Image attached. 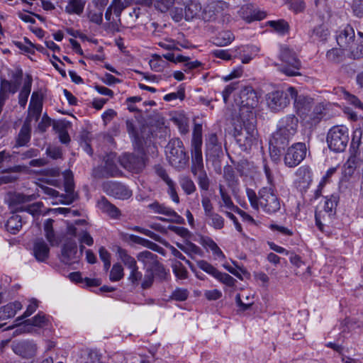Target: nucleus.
<instances>
[{
    "label": "nucleus",
    "instance_id": "f257e3e1",
    "mask_svg": "<svg viewBox=\"0 0 363 363\" xmlns=\"http://www.w3.org/2000/svg\"><path fill=\"white\" fill-rule=\"evenodd\" d=\"M240 99V116L242 126L240 129L235 128V138L240 146L247 150L251 148L257 139L256 118L252 109L257 106L258 97L252 87L247 86L241 90Z\"/></svg>",
    "mask_w": 363,
    "mask_h": 363
},
{
    "label": "nucleus",
    "instance_id": "f03ea898",
    "mask_svg": "<svg viewBox=\"0 0 363 363\" xmlns=\"http://www.w3.org/2000/svg\"><path fill=\"white\" fill-rule=\"evenodd\" d=\"M247 196L251 206L255 210L261 208L266 213L272 214L280 209L279 199L272 187H262L257 195L254 190L247 189Z\"/></svg>",
    "mask_w": 363,
    "mask_h": 363
},
{
    "label": "nucleus",
    "instance_id": "7ed1b4c3",
    "mask_svg": "<svg viewBox=\"0 0 363 363\" xmlns=\"http://www.w3.org/2000/svg\"><path fill=\"white\" fill-rule=\"evenodd\" d=\"M166 155L169 164L177 171L184 170L189 164V157L179 138L169 140L166 146Z\"/></svg>",
    "mask_w": 363,
    "mask_h": 363
},
{
    "label": "nucleus",
    "instance_id": "20e7f679",
    "mask_svg": "<svg viewBox=\"0 0 363 363\" xmlns=\"http://www.w3.org/2000/svg\"><path fill=\"white\" fill-rule=\"evenodd\" d=\"M326 140L331 150L343 152L349 142L348 128L343 125L333 126L329 130Z\"/></svg>",
    "mask_w": 363,
    "mask_h": 363
},
{
    "label": "nucleus",
    "instance_id": "39448f33",
    "mask_svg": "<svg viewBox=\"0 0 363 363\" xmlns=\"http://www.w3.org/2000/svg\"><path fill=\"white\" fill-rule=\"evenodd\" d=\"M296 96V89L292 86L286 91H274L267 95V103L270 109L279 111L286 107Z\"/></svg>",
    "mask_w": 363,
    "mask_h": 363
},
{
    "label": "nucleus",
    "instance_id": "423d86ee",
    "mask_svg": "<svg viewBox=\"0 0 363 363\" xmlns=\"http://www.w3.org/2000/svg\"><path fill=\"white\" fill-rule=\"evenodd\" d=\"M138 261L141 262L148 271L153 274V277L160 281L167 279L168 273L164 267L157 259V255L145 250L137 255Z\"/></svg>",
    "mask_w": 363,
    "mask_h": 363
},
{
    "label": "nucleus",
    "instance_id": "0eeeda50",
    "mask_svg": "<svg viewBox=\"0 0 363 363\" xmlns=\"http://www.w3.org/2000/svg\"><path fill=\"white\" fill-rule=\"evenodd\" d=\"M280 60L285 64L281 72L288 76H297L300 73L301 61L297 58L296 53L286 46H282L279 54Z\"/></svg>",
    "mask_w": 363,
    "mask_h": 363
},
{
    "label": "nucleus",
    "instance_id": "6e6552de",
    "mask_svg": "<svg viewBox=\"0 0 363 363\" xmlns=\"http://www.w3.org/2000/svg\"><path fill=\"white\" fill-rule=\"evenodd\" d=\"M147 160L145 154L141 152L138 155L124 153L120 157L119 162L121 166L128 171L138 174L145 169Z\"/></svg>",
    "mask_w": 363,
    "mask_h": 363
},
{
    "label": "nucleus",
    "instance_id": "1a4fd4ad",
    "mask_svg": "<svg viewBox=\"0 0 363 363\" xmlns=\"http://www.w3.org/2000/svg\"><path fill=\"white\" fill-rule=\"evenodd\" d=\"M202 143V125L195 124L191 143V167L204 165L201 151Z\"/></svg>",
    "mask_w": 363,
    "mask_h": 363
},
{
    "label": "nucleus",
    "instance_id": "9d476101",
    "mask_svg": "<svg viewBox=\"0 0 363 363\" xmlns=\"http://www.w3.org/2000/svg\"><path fill=\"white\" fill-rule=\"evenodd\" d=\"M306 146L303 143H296L287 149L284 155V163L289 167L298 165L306 155Z\"/></svg>",
    "mask_w": 363,
    "mask_h": 363
},
{
    "label": "nucleus",
    "instance_id": "9b49d317",
    "mask_svg": "<svg viewBox=\"0 0 363 363\" xmlns=\"http://www.w3.org/2000/svg\"><path fill=\"white\" fill-rule=\"evenodd\" d=\"M103 190L108 196L121 200L130 198L133 191L126 185L117 182H106L103 184Z\"/></svg>",
    "mask_w": 363,
    "mask_h": 363
},
{
    "label": "nucleus",
    "instance_id": "f8f14e48",
    "mask_svg": "<svg viewBox=\"0 0 363 363\" xmlns=\"http://www.w3.org/2000/svg\"><path fill=\"white\" fill-rule=\"evenodd\" d=\"M82 252H78L77 242L73 239H67L61 251V261L65 264L78 263Z\"/></svg>",
    "mask_w": 363,
    "mask_h": 363
},
{
    "label": "nucleus",
    "instance_id": "ddd939ff",
    "mask_svg": "<svg viewBox=\"0 0 363 363\" xmlns=\"http://www.w3.org/2000/svg\"><path fill=\"white\" fill-rule=\"evenodd\" d=\"M335 38L338 46L343 50L349 51L356 45L355 32L350 25L337 30Z\"/></svg>",
    "mask_w": 363,
    "mask_h": 363
},
{
    "label": "nucleus",
    "instance_id": "4468645a",
    "mask_svg": "<svg viewBox=\"0 0 363 363\" xmlns=\"http://www.w3.org/2000/svg\"><path fill=\"white\" fill-rule=\"evenodd\" d=\"M294 99V108L298 116L306 122L308 116L313 106V99L309 96L304 95H298L293 99Z\"/></svg>",
    "mask_w": 363,
    "mask_h": 363
},
{
    "label": "nucleus",
    "instance_id": "2eb2a0df",
    "mask_svg": "<svg viewBox=\"0 0 363 363\" xmlns=\"http://www.w3.org/2000/svg\"><path fill=\"white\" fill-rule=\"evenodd\" d=\"M11 348L16 354L26 359L34 357L37 352L36 344L28 340L13 342Z\"/></svg>",
    "mask_w": 363,
    "mask_h": 363
},
{
    "label": "nucleus",
    "instance_id": "dca6fc26",
    "mask_svg": "<svg viewBox=\"0 0 363 363\" xmlns=\"http://www.w3.org/2000/svg\"><path fill=\"white\" fill-rule=\"evenodd\" d=\"M292 138L293 135L279 128L273 134L272 139L270 140V145L272 146V150L270 148L272 156H274L273 153H274V155H277L281 150H284Z\"/></svg>",
    "mask_w": 363,
    "mask_h": 363
},
{
    "label": "nucleus",
    "instance_id": "f3484780",
    "mask_svg": "<svg viewBox=\"0 0 363 363\" xmlns=\"http://www.w3.org/2000/svg\"><path fill=\"white\" fill-rule=\"evenodd\" d=\"M229 4L223 0H216L208 4L202 9L201 19L211 21L216 18L217 15L228 8Z\"/></svg>",
    "mask_w": 363,
    "mask_h": 363
},
{
    "label": "nucleus",
    "instance_id": "a211bd4d",
    "mask_svg": "<svg viewBox=\"0 0 363 363\" xmlns=\"http://www.w3.org/2000/svg\"><path fill=\"white\" fill-rule=\"evenodd\" d=\"M50 324V318L43 312H39L33 318L25 320L22 325H19L16 332L18 333H30L32 330V326L45 328L48 327Z\"/></svg>",
    "mask_w": 363,
    "mask_h": 363
},
{
    "label": "nucleus",
    "instance_id": "6ab92c4d",
    "mask_svg": "<svg viewBox=\"0 0 363 363\" xmlns=\"http://www.w3.org/2000/svg\"><path fill=\"white\" fill-rule=\"evenodd\" d=\"M148 208L152 210L155 213L163 214L172 218L171 219H167L162 217L159 218L162 221H172L176 223H182L184 222V218L182 217L179 216L174 210L164 204H161L158 202H154L150 203L148 206Z\"/></svg>",
    "mask_w": 363,
    "mask_h": 363
},
{
    "label": "nucleus",
    "instance_id": "aec40b11",
    "mask_svg": "<svg viewBox=\"0 0 363 363\" xmlns=\"http://www.w3.org/2000/svg\"><path fill=\"white\" fill-rule=\"evenodd\" d=\"M111 9L116 18H118L117 21L115 22H110L107 25V28L113 31L118 32L120 30L119 28L121 26V15L123 11L128 6L124 2L121 0H112L111 4H110Z\"/></svg>",
    "mask_w": 363,
    "mask_h": 363
},
{
    "label": "nucleus",
    "instance_id": "412c9836",
    "mask_svg": "<svg viewBox=\"0 0 363 363\" xmlns=\"http://www.w3.org/2000/svg\"><path fill=\"white\" fill-rule=\"evenodd\" d=\"M126 128L128 132L131 134L136 140L142 143V140L145 144L148 143V141L151 142V135H152L151 130L149 127H143L140 135H139L135 129V124L133 120H127Z\"/></svg>",
    "mask_w": 363,
    "mask_h": 363
},
{
    "label": "nucleus",
    "instance_id": "4be33fe9",
    "mask_svg": "<svg viewBox=\"0 0 363 363\" xmlns=\"http://www.w3.org/2000/svg\"><path fill=\"white\" fill-rule=\"evenodd\" d=\"M191 172L196 178L201 189L208 191L210 186V180L205 170L204 165L191 167Z\"/></svg>",
    "mask_w": 363,
    "mask_h": 363
},
{
    "label": "nucleus",
    "instance_id": "5701e85b",
    "mask_svg": "<svg viewBox=\"0 0 363 363\" xmlns=\"http://www.w3.org/2000/svg\"><path fill=\"white\" fill-rule=\"evenodd\" d=\"M239 13L240 16L247 22H251L254 20H262L266 16L264 11L256 10L252 5L242 6Z\"/></svg>",
    "mask_w": 363,
    "mask_h": 363
},
{
    "label": "nucleus",
    "instance_id": "b1692460",
    "mask_svg": "<svg viewBox=\"0 0 363 363\" xmlns=\"http://www.w3.org/2000/svg\"><path fill=\"white\" fill-rule=\"evenodd\" d=\"M202 16L201 4L196 0H192L184 9V18L186 21H192L201 18Z\"/></svg>",
    "mask_w": 363,
    "mask_h": 363
},
{
    "label": "nucleus",
    "instance_id": "393cba45",
    "mask_svg": "<svg viewBox=\"0 0 363 363\" xmlns=\"http://www.w3.org/2000/svg\"><path fill=\"white\" fill-rule=\"evenodd\" d=\"M298 124V118L294 115H289L281 119L279 128L294 136L297 132Z\"/></svg>",
    "mask_w": 363,
    "mask_h": 363
},
{
    "label": "nucleus",
    "instance_id": "a878e982",
    "mask_svg": "<svg viewBox=\"0 0 363 363\" xmlns=\"http://www.w3.org/2000/svg\"><path fill=\"white\" fill-rule=\"evenodd\" d=\"M19 88L18 82H13L2 79L0 82V101L5 103L9 98V94H15Z\"/></svg>",
    "mask_w": 363,
    "mask_h": 363
},
{
    "label": "nucleus",
    "instance_id": "bb28decb",
    "mask_svg": "<svg viewBox=\"0 0 363 363\" xmlns=\"http://www.w3.org/2000/svg\"><path fill=\"white\" fill-rule=\"evenodd\" d=\"M50 249L43 239H38L33 245V255L38 262H45L49 257Z\"/></svg>",
    "mask_w": 363,
    "mask_h": 363
},
{
    "label": "nucleus",
    "instance_id": "cd10ccee",
    "mask_svg": "<svg viewBox=\"0 0 363 363\" xmlns=\"http://www.w3.org/2000/svg\"><path fill=\"white\" fill-rule=\"evenodd\" d=\"M200 244L205 248L211 250L216 259L223 260L225 256L218 245L209 237H201Z\"/></svg>",
    "mask_w": 363,
    "mask_h": 363
},
{
    "label": "nucleus",
    "instance_id": "c85d7f7f",
    "mask_svg": "<svg viewBox=\"0 0 363 363\" xmlns=\"http://www.w3.org/2000/svg\"><path fill=\"white\" fill-rule=\"evenodd\" d=\"M30 120L29 118H26L18 135L15 147H21L26 145L30 141Z\"/></svg>",
    "mask_w": 363,
    "mask_h": 363
},
{
    "label": "nucleus",
    "instance_id": "c756f323",
    "mask_svg": "<svg viewBox=\"0 0 363 363\" xmlns=\"http://www.w3.org/2000/svg\"><path fill=\"white\" fill-rule=\"evenodd\" d=\"M98 205L104 213H107L112 218H118L121 215V211L105 197H102L99 201Z\"/></svg>",
    "mask_w": 363,
    "mask_h": 363
},
{
    "label": "nucleus",
    "instance_id": "7c9ffc66",
    "mask_svg": "<svg viewBox=\"0 0 363 363\" xmlns=\"http://www.w3.org/2000/svg\"><path fill=\"white\" fill-rule=\"evenodd\" d=\"M22 305L19 301L9 303L0 308V320H7L13 317L21 310Z\"/></svg>",
    "mask_w": 363,
    "mask_h": 363
},
{
    "label": "nucleus",
    "instance_id": "2f4dec72",
    "mask_svg": "<svg viewBox=\"0 0 363 363\" xmlns=\"http://www.w3.org/2000/svg\"><path fill=\"white\" fill-rule=\"evenodd\" d=\"M114 157L115 155L113 154H110L109 155H107V157H106L105 164L104 167V177H118L121 175V172L118 168L115 161L113 160Z\"/></svg>",
    "mask_w": 363,
    "mask_h": 363
},
{
    "label": "nucleus",
    "instance_id": "473e14b6",
    "mask_svg": "<svg viewBox=\"0 0 363 363\" xmlns=\"http://www.w3.org/2000/svg\"><path fill=\"white\" fill-rule=\"evenodd\" d=\"M334 215H330L325 208L323 211H316L315 215V224L320 231H323L325 225L333 221Z\"/></svg>",
    "mask_w": 363,
    "mask_h": 363
},
{
    "label": "nucleus",
    "instance_id": "72a5a7b5",
    "mask_svg": "<svg viewBox=\"0 0 363 363\" xmlns=\"http://www.w3.org/2000/svg\"><path fill=\"white\" fill-rule=\"evenodd\" d=\"M32 86V77L30 75L27 76L26 80L24 82L22 89L18 94V104L19 105L25 108L28 96L30 93Z\"/></svg>",
    "mask_w": 363,
    "mask_h": 363
},
{
    "label": "nucleus",
    "instance_id": "f704fd0d",
    "mask_svg": "<svg viewBox=\"0 0 363 363\" xmlns=\"http://www.w3.org/2000/svg\"><path fill=\"white\" fill-rule=\"evenodd\" d=\"M85 4L84 0H68L65 11L69 14L80 15L83 13Z\"/></svg>",
    "mask_w": 363,
    "mask_h": 363
},
{
    "label": "nucleus",
    "instance_id": "c9c22d12",
    "mask_svg": "<svg viewBox=\"0 0 363 363\" xmlns=\"http://www.w3.org/2000/svg\"><path fill=\"white\" fill-rule=\"evenodd\" d=\"M177 246L191 257H193V255L201 256L203 255L202 250L190 241H186L183 244L177 243Z\"/></svg>",
    "mask_w": 363,
    "mask_h": 363
},
{
    "label": "nucleus",
    "instance_id": "e433bc0d",
    "mask_svg": "<svg viewBox=\"0 0 363 363\" xmlns=\"http://www.w3.org/2000/svg\"><path fill=\"white\" fill-rule=\"evenodd\" d=\"M324 110L325 108L321 104H317L315 105L313 104L306 123L311 125L319 123L323 117Z\"/></svg>",
    "mask_w": 363,
    "mask_h": 363
},
{
    "label": "nucleus",
    "instance_id": "4c0bfd02",
    "mask_svg": "<svg viewBox=\"0 0 363 363\" xmlns=\"http://www.w3.org/2000/svg\"><path fill=\"white\" fill-rule=\"evenodd\" d=\"M235 39V36L230 30L220 32L213 40V43L218 46H226L230 44Z\"/></svg>",
    "mask_w": 363,
    "mask_h": 363
},
{
    "label": "nucleus",
    "instance_id": "58836bf2",
    "mask_svg": "<svg viewBox=\"0 0 363 363\" xmlns=\"http://www.w3.org/2000/svg\"><path fill=\"white\" fill-rule=\"evenodd\" d=\"M6 228L11 233H17L22 228L21 216L16 214L11 216L7 220Z\"/></svg>",
    "mask_w": 363,
    "mask_h": 363
},
{
    "label": "nucleus",
    "instance_id": "ea45409f",
    "mask_svg": "<svg viewBox=\"0 0 363 363\" xmlns=\"http://www.w3.org/2000/svg\"><path fill=\"white\" fill-rule=\"evenodd\" d=\"M103 13L104 11L94 6L89 7L87 9L86 16L91 23L100 26L103 23Z\"/></svg>",
    "mask_w": 363,
    "mask_h": 363
},
{
    "label": "nucleus",
    "instance_id": "a19ab883",
    "mask_svg": "<svg viewBox=\"0 0 363 363\" xmlns=\"http://www.w3.org/2000/svg\"><path fill=\"white\" fill-rule=\"evenodd\" d=\"M53 220L48 219L44 223L45 235L52 246H57L59 244L58 240L55 238V235L52 228Z\"/></svg>",
    "mask_w": 363,
    "mask_h": 363
},
{
    "label": "nucleus",
    "instance_id": "79ce46f5",
    "mask_svg": "<svg viewBox=\"0 0 363 363\" xmlns=\"http://www.w3.org/2000/svg\"><path fill=\"white\" fill-rule=\"evenodd\" d=\"M65 189L67 194L65 203L70 204L77 199V194L74 193V185L72 178H67L65 182Z\"/></svg>",
    "mask_w": 363,
    "mask_h": 363
},
{
    "label": "nucleus",
    "instance_id": "37998d69",
    "mask_svg": "<svg viewBox=\"0 0 363 363\" xmlns=\"http://www.w3.org/2000/svg\"><path fill=\"white\" fill-rule=\"evenodd\" d=\"M117 254L119 259L129 269H131L137 266V262L135 259L131 257L125 250L119 247L117 250Z\"/></svg>",
    "mask_w": 363,
    "mask_h": 363
},
{
    "label": "nucleus",
    "instance_id": "c03bdc74",
    "mask_svg": "<svg viewBox=\"0 0 363 363\" xmlns=\"http://www.w3.org/2000/svg\"><path fill=\"white\" fill-rule=\"evenodd\" d=\"M179 182L180 186L186 194L190 195L196 190V185L193 180L188 176H182L179 177Z\"/></svg>",
    "mask_w": 363,
    "mask_h": 363
},
{
    "label": "nucleus",
    "instance_id": "a18cd8bd",
    "mask_svg": "<svg viewBox=\"0 0 363 363\" xmlns=\"http://www.w3.org/2000/svg\"><path fill=\"white\" fill-rule=\"evenodd\" d=\"M242 63H249L252 59L257 55L259 49L255 45H242Z\"/></svg>",
    "mask_w": 363,
    "mask_h": 363
},
{
    "label": "nucleus",
    "instance_id": "49530a36",
    "mask_svg": "<svg viewBox=\"0 0 363 363\" xmlns=\"http://www.w3.org/2000/svg\"><path fill=\"white\" fill-rule=\"evenodd\" d=\"M358 35L362 38V40L353 45L348 51V56L354 60H359L363 57V33L358 32Z\"/></svg>",
    "mask_w": 363,
    "mask_h": 363
},
{
    "label": "nucleus",
    "instance_id": "de8ad7c7",
    "mask_svg": "<svg viewBox=\"0 0 363 363\" xmlns=\"http://www.w3.org/2000/svg\"><path fill=\"white\" fill-rule=\"evenodd\" d=\"M316 13L323 18L328 17L330 12L328 0H315Z\"/></svg>",
    "mask_w": 363,
    "mask_h": 363
},
{
    "label": "nucleus",
    "instance_id": "09e8293b",
    "mask_svg": "<svg viewBox=\"0 0 363 363\" xmlns=\"http://www.w3.org/2000/svg\"><path fill=\"white\" fill-rule=\"evenodd\" d=\"M267 23L271 28L281 35H284L289 32V26L288 23L283 19L270 21Z\"/></svg>",
    "mask_w": 363,
    "mask_h": 363
},
{
    "label": "nucleus",
    "instance_id": "8fccbe9b",
    "mask_svg": "<svg viewBox=\"0 0 363 363\" xmlns=\"http://www.w3.org/2000/svg\"><path fill=\"white\" fill-rule=\"evenodd\" d=\"M338 194H332L330 197L327 196L324 204V208L330 213V215L336 214V207L339 202Z\"/></svg>",
    "mask_w": 363,
    "mask_h": 363
},
{
    "label": "nucleus",
    "instance_id": "3c124183",
    "mask_svg": "<svg viewBox=\"0 0 363 363\" xmlns=\"http://www.w3.org/2000/svg\"><path fill=\"white\" fill-rule=\"evenodd\" d=\"M214 278L217 279L221 284L225 285L228 287L235 286L237 281L233 277L229 275L227 273L222 272L218 270L217 273L215 274Z\"/></svg>",
    "mask_w": 363,
    "mask_h": 363
},
{
    "label": "nucleus",
    "instance_id": "603ef678",
    "mask_svg": "<svg viewBox=\"0 0 363 363\" xmlns=\"http://www.w3.org/2000/svg\"><path fill=\"white\" fill-rule=\"evenodd\" d=\"M219 192L221 196L223 206L233 211H238V206L234 205L230 196L228 194L223 186H219Z\"/></svg>",
    "mask_w": 363,
    "mask_h": 363
},
{
    "label": "nucleus",
    "instance_id": "864d4df0",
    "mask_svg": "<svg viewBox=\"0 0 363 363\" xmlns=\"http://www.w3.org/2000/svg\"><path fill=\"white\" fill-rule=\"evenodd\" d=\"M124 272L122 265L119 263H116L113 265L110 274L109 279L113 281H118L123 278Z\"/></svg>",
    "mask_w": 363,
    "mask_h": 363
},
{
    "label": "nucleus",
    "instance_id": "5fc2aeb1",
    "mask_svg": "<svg viewBox=\"0 0 363 363\" xmlns=\"http://www.w3.org/2000/svg\"><path fill=\"white\" fill-rule=\"evenodd\" d=\"M36 199L35 194L25 195L23 194H15L11 199V205H17L32 201Z\"/></svg>",
    "mask_w": 363,
    "mask_h": 363
},
{
    "label": "nucleus",
    "instance_id": "6e6d98bb",
    "mask_svg": "<svg viewBox=\"0 0 363 363\" xmlns=\"http://www.w3.org/2000/svg\"><path fill=\"white\" fill-rule=\"evenodd\" d=\"M343 50L340 48H333L327 52L326 57L330 62L339 63L342 60Z\"/></svg>",
    "mask_w": 363,
    "mask_h": 363
},
{
    "label": "nucleus",
    "instance_id": "4d7b16f0",
    "mask_svg": "<svg viewBox=\"0 0 363 363\" xmlns=\"http://www.w3.org/2000/svg\"><path fill=\"white\" fill-rule=\"evenodd\" d=\"M224 178L228 183V185L234 188L238 184V179L232 167H228L224 169Z\"/></svg>",
    "mask_w": 363,
    "mask_h": 363
},
{
    "label": "nucleus",
    "instance_id": "13d9d810",
    "mask_svg": "<svg viewBox=\"0 0 363 363\" xmlns=\"http://www.w3.org/2000/svg\"><path fill=\"white\" fill-rule=\"evenodd\" d=\"M208 224L216 230H220L224 227V218L218 213H214L208 217Z\"/></svg>",
    "mask_w": 363,
    "mask_h": 363
},
{
    "label": "nucleus",
    "instance_id": "bf43d9fd",
    "mask_svg": "<svg viewBox=\"0 0 363 363\" xmlns=\"http://www.w3.org/2000/svg\"><path fill=\"white\" fill-rule=\"evenodd\" d=\"M189 295V292L186 289L177 288L174 290L170 296V299L176 301H184Z\"/></svg>",
    "mask_w": 363,
    "mask_h": 363
},
{
    "label": "nucleus",
    "instance_id": "052dcab7",
    "mask_svg": "<svg viewBox=\"0 0 363 363\" xmlns=\"http://www.w3.org/2000/svg\"><path fill=\"white\" fill-rule=\"evenodd\" d=\"M42 206L43 203L41 202H36L25 207L17 208L16 210L21 211H26L32 214L33 216H36L40 213Z\"/></svg>",
    "mask_w": 363,
    "mask_h": 363
},
{
    "label": "nucleus",
    "instance_id": "680f3d73",
    "mask_svg": "<svg viewBox=\"0 0 363 363\" xmlns=\"http://www.w3.org/2000/svg\"><path fill=\"white\" fill-rule=\"evenodd\" d=\"M357 168L355 157H350L343 165V172L345 176L351 177Z\"/></svg>",
    "mask_w": 363,
    "mask_h": 363
},
{
    "label": "nucleus",
    "instance_id": "e2e57ef3",
    "mask_svg": "<svg viewBox=\"0 0 363 363\" xmlns=\"http://www.w3.org/2000/svg\"><path fill=\"white\" fill-rule=\"evenodd\" d=\"M143 274L139 271L138 265L133 269H130V274L128 279L132 284L138 286L142 280Z\"/></svg>",
    "mask_w": 363,
    "mask_h": 363
},
{
    "label": "nucleus",
    "instance_id": "0e129e2a",
    "mask_svg": "<svg viewBox=\"0 0 363 363\" xmlns=\"http://www.w3.org/2000/svg\"><path fill=\"white\" fill-rule=\"evenodd\" d=\"M328 35V30L325 29L323 26H320L313 29L311 37L314 40H317L323 41L326 40Z\"/></svg>",
    "mask_w": 363,
    "mask_h": 363
},
{
    "label": "nucleus",
    "instance_id": "69168bd1",
    "mask_svg": "<svg viewBox=\"0 0 363 363\" xmlns=\"http://www.w3.org/2000/svg\"><path fill=\"white\" fill-rule=\"evenodd\" d=\"M197 266L204 271L205 272L208 273V274L211 275L214 277L215 274L217 273L218 269L214 267L211 264L208 263L206 260H199L196 262Z\"/></svg>",
    "mask_w": 363,
    "mask_h": 363
},
{
    "label": "nucleus",
    "instance_id": "338daca9",
    "mask_svg": "<svg viewBox=\"0 0 363 363\" xmlns=\"http://www.w3.org/2000/svg\"><path fill=\"white\" fill-rule=\"evenodd\" d=\"M42 107H43V106H39L38 104H35V105L29 104L28 116L26 118H29L30 120V121H32L33 118H34V120L35 121H38V119L40 118V116L41 114Z\"/></svg>",
    "mask_w": 363,
    "mask_h": 363
},
{
    "label": "nucleus",
    "instance_id": "774afa93",
    "mask_svg": "<svg viewBox=\"0 0 363 363\" xmlns=\"http://www.w3.org/2000/svg\"><path fill=\"white\" fill-rule=\"evenodd\" d=\"M174 123L178 126L182 134H186L189 131V123L187 118L184 117L174 118Z\"/></svg>",
    "mask_w": 363,
    "mask_h": 363
}]
</instances>
